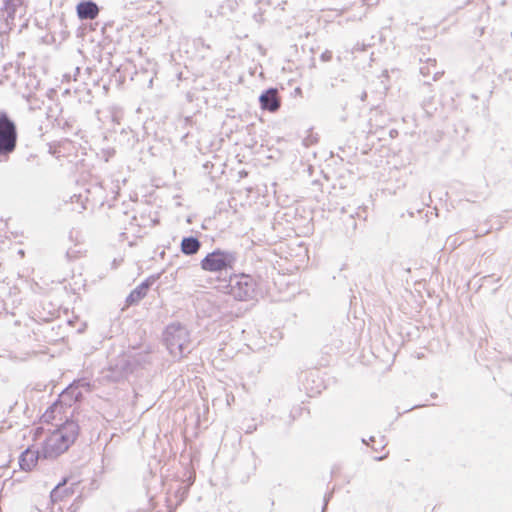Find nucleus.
I'll return each mask as SVG.
<instances>
[{"mask_svg": "<svg viewBox=\"0 0 512 512\" xmlns=\"http://www.w3.org/2000/svg\"><path fill=\"white\" fill-rule=\"evenodd\" d=\"M79 435V425L72 419H67L57 428L45 429L37 427L34 431V440L43 439L41 455L43 458H56L65 453L75 442Z\"/></svg>", "mask_w": 512, "mask_h": 512, "instance_id": "obj_1", "label": "nucleus"}, {"mask_svg": "<svg viewBox=\"0 0 512 512\" xmlns=\"http://www.w3.org/2000/svg\"><path fill=\"white\" fill-rule=\"evenodd\" d=\"M234 264L235 256L233 253L215 249L201 260L200 267L209 273H220L233 269Z\"/></svg>", "mask_w": 512, "mask_h": 512, "instance_id": "obj_2", "label": "nucleus"}, {"mask_svg": "<svg viewBox=\"0 0 512 512\" xmlns=\"http://www.w3.org/2000/svg\"><path fill=\"white\" fill-rule=\"evenodd\" d=\"M166 342L170 353L182 358L190 342L189 333L180 326H171L167 330Z\"/></svg>", "mask_w": 512, "mask_h": 512, "instance_id": "obj_3", "label": "nucleus"}, {"mask_svg": "<svg viewBox=\"0 0 512 512\" xmlns=\"http://www.w3.org/2000/svg\"><path fill=\"white\" fill-rule=\"evenodd\" d=\"M257 283L250 276L240 274L235 276V282L231 285V294L240 301H247L254 297Z\"/></svg>", "mask_w": 512, "mask_h": 512, "instance_id": "obj_4", "label": "nucleus"}, {"mask_svg": "<svg viewBox=\"0 0 512 512\" xmlns=\"http://www.w3.org/2000/svg\"><path fill=\"white\" fill-rule=\"evenodd\" d=\"M259 102L261 109L276 112L281 106V97L277 89L270 88L260 95Z\"/></svg>", "mask_w": 512, "mask_h": 512, "instance_id": "obj_5", "label": "nucleus"}, {"mask_svg": "<svg viewBox=\"0 0 512 512\" xmlns=\"http://www.w3.org/2000/svg\"><path fill=\"white\" fill-rule=\"evenodd\" d=\"M40 453L41 452L34 450L30 447H28L24 452H22L19 457V466L21 470L30 472L33 469H35V467L38 464Z\"/></svg>", "mask_w": 512, "mask_h": 512, "instance_id": "obj_6", "label": "nucleus"}, {"mask_svg": "<svg viewBox=\"0 0 512 512\" xmlns=\"http://www.w3.org/2000/svg\"><path fill=\"white\" fill-rule=\"evenodd\" d=\"M16 143L15 130H0V153H10Z\"/></svg>", "mask_w": 512, "mask_h": 512, "instance_id": "obj_7", "label": "nucleus"}, {"mask_svg": "<svg viewBox=\"0 0 512 512\" xmlns=\"http://www.w3.org/2000/svg\"><path fill=\"white\" fill-rule=\"evenodd\" d=\"M77 14L80 19L93 20L98 16L99 9L94 2H81L77 5Z\"/></svg>", "mask_w": 512, "mask_h": 512, "instance_id": "obj_8", "label": "nucleus"}, {"mask_svg": "<svg viewBox=\"0 0 512 512\" xmlns=\"http://www.w3.org/2000/svg\"><path fill=\"white\" fill-rule=\"evenodd\" d=\"M201 247V243L197 238L194 237H186L182 239L181 242V251L185 255H194L196 254Z\"/></svg>", "mask_w": 512, "mask_h": 512, "instance_id": "obj_9", "label": "nucleus"}, {"mask_svg": "<svg viewBox=\"0 0 512 512\" xmlns=\"http://www.w3.org/2000/svg\"><path fill=\"white\" fill-rule=\"evenodd\" d=\"M147 289V285H140L129 294L127 301L130 304L138 302L146 295Z\"/></svg>", "mask_w": 512, "mask_h": 512, "instance_id": "obj_10", "label": "nucleus"}, {"mask_svg": "<svg viewBox=\"0 0 512 512\" xmlns=\"http://www.w3.org/2000/svg\"><path fill=\"white\" fill-rule=\"evenodd\" d=\"M0 128H14V122L4 112H0Z\"/></svg>", "mask_w": 512, "mask_h": 512, "instance_id": "obj_11", "label": "nucleus"}, {"mask_svg": "<svg viewBox=\"0 0 512 512\" xmlns=\"http://www.w3.org/2000/svg\"><path fill=\"white\" fill-rule=\"evenodd\" d=\"M408 461H410V459H409V457H408V455H407V454H403V455H401V456L399 457V462H400V464H402L403 462H408Z\"/></svg>", "mask_w": 512, "mask_h": 512, "instance_id": "obj_12", "label": "nucleus"}, {"mask_svg": "<svg viewBox=\"0 0 512 512\" xmlns=\"http://www.w3.org/2000/svg\"><path fill=\"white\" fill-rule=\"evenodd\" d=\"M59 408H61V406L54 405L52 407V412H56Z\"/></svg>", "mask_w": 512, "mask_h": 512, "instance_id": "obj_13", "label": "nucleus"}, {"mask_svg": "<svg viewBox=\"0 0 512 512\" xmlns=\"http://www.w3.org/2000/svg\"><path fill=\"white\" fill-rule=\"evenodd\" d=\"M64 484H66V481H65V480L63 481V483H60V484L57 486V488H58L59 486H61V485H64Z\"/></svg>", "mask_w": 512, "mask_h": 512, "instance_id": "obj_14", "label": "nucleus"}]
</instances>
